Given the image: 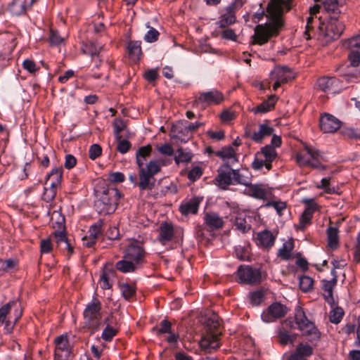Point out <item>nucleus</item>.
<instances>
[{
	"label": "nucleus",
	"instance_id": "f257e3e1",
	"mask_svg": "<svg viewBox=\"0 0 360 360\" xmlns=\"http://www.w3.org/2000/svg\"><path fill=\"white\" fill-rule=\"evenodd\" d=\"M152 147L150 145H147L139 148L136 154L141 191L153 188L154 183L151 181L153 179V176L161 169L162 164L158 160H150L145 165L144 162L146 158L150 155Z\"/></svg>",
	"mask_w": 360,
	"mask_h": 360
},
{
	"label": "nucleus",
	"instance_id": "f03ea898",
	"mask_svg": "<svg viewBox=\"0 0 360 360\" xmlns=\"http://www.w3.org/2000/svg\"><path fill=\"white\" fill-rule=\"evenodd\" d=\"M344 29V24H318L317 29L314 31L313 24H307L304 35L307 39L317 35L319 39L329 41L338 39Z\"/></svg>",
	"mask_w": 360,
	"mask_h": 360
},
{
	"label": "nucleus",
	"instance_id": "7ed1b4c3",
	"mask_svg": "<svg viewBox=\"0 0 360 360\" xmlns=\"http://www.w3.org/2000/svg\"><path fill=\"white\" fill-rule=\"evenodd\" d=\"M120 198V193L117 188L103 187L101 196L95 202V208L100 214H110L117 209Z\"/></svg>",
	"mask_w": 360,
	"mask_h": 360
},
{
	"label": "nucleus",
	"instance_id": "20e7f679",
	"mask_svg": "<svg viewBox=\"0 0 360 360\" xmlns=\"http://www.w3.org/2000/svg\"><path fill=\"white\" fill-rule=\"evenodd\" d=\"M214 181L222 189H226L230 185L248 184V180L243 178L239 170L232 169L227 163H224L218 168Z\"/></svg>",
	"mask_w": 360,
	"mask_h": 360
},
{
	"label": "nucleus",
	"instance_id": "39448f33",
	"mask_svg": "<svg viewBox=\"0 0 360 360\" xmlns=\"http://www.w3.org/2000/svg\"><path fill=\"white\" fill-rule=\"evenodd\" d=\"M22 314V308L18 302L10 301L0 308V326L5 323V332L6 333H11Z\"/></svg>",
	"mask_w": 360,
	"mask_h": 360
},
{
	"label": "nucleus",
	"instance_id": "423d86ee",
	"mask_svg": "<svg viewBox=\"0 0 360 360\" xmlns=\"http://www.w3.org/2000/svg\"><path fill=\"white\" fill-rule=\"evenodd\" d=\"M322 156L316 148L304 144L295 156L297 164L301 167H310L314 169H325L326 167L321 163Z\"/></svg>",
	"mask_w": 360,
	"mask_h": 360
},
{
	"label": "nucleus",
	"instance_id": "0eeeda50",
	"mask_svg": "<svg viewBox=\"0 0 360 360\" xmlns=\"http://www.w3.org/2000/svg\"><path fill=\"white\" fill-rule=\"evenodd\" d=\"M102 305L100 300L94 297L91 302L86 305L83 312L84 323L89 328L97 329L102 319Z\"/></svg>",
	"mask_w": 360,
	"mask_h": 360
},
{
	"label": "nucleus",
	"instance_id": "6e6552de",
	"mask_svg": "<svg viewBox=\"0 0 360 360\" xmlns=\"http://www.w3.org/2000/svg\"><path fill=\"white\" fill-rule=\"evenodd\" d=\"M283 24H258L255 27V34L252 37V44L263 45L274 37L278 34Z\"/></svg>",
	"mask_w": 360,
	"mask_h": 360
},
{
	"label": "nucleus",
	"instance_id": "1a4fd4ad",
	"mask_svg": "<svg viewBox=\"0 0 360 360\" xmlns=\"http://www.w3.org/2000/svg\"><path fill=\"white\" fill-rule=\"evenodd\" d=\"M295 319L297 328L303 335L308 337L310 341L319 339L320 333L318 329L315 327L314 323L307 318L302 309L298 308L296 310Z\"/></svg>",
	"mask_w": 360,
	"mask_h": 360
},
{
	"label": "nucleus",
	"instance_id": "9d476101",
	"mask_svg": "<svg viewBox=\"0 0 360 360\" xmlns=\"http://www.w3.org/2000/svg\"><path fill=\"white\" fill-rule=\"evenodd\" d=\"M291 0H272L268 5L266 17L272 20V22H281L280 19L284 11L290 9Z\"/></svg>",
	"mask_w": 360,
	"mask_h": 360
},
{
	"label": "nucleus",
	"instance_id": "9b49d317",
	"mask_svg": "<svg viewBox=\"0 0 360 360\" xmlns=\"http://www.w3.org/2000/svg\"><path fill=\"white\" fill-rule=\"evenodd\" d=\"M237 276L240 283L257 284L262 281V273L259 269L250 266H240L237 271Z\"/></svg>",
	"mask_w": 360,
	"mask_h": 360
},
{
	"label": "nucleus",
	"instance_id": "f8f14e48",
	"mask_svg": "<svg viewBox=\"0 0 360 360\" xmlns=\"http://www.w3.org/2000/svg\"><path fill=\"white\" fill-rule=\"evenodd\" d=\"M54 342L56 345L54 360H68L71 352V347L68 336L61 335L55 339Z\"/></svg>",
	"mask_w": 360,
	"mask_h": 360
},
{
	"label": "nucleus",
	"instance_id": "ddd939ff",
	"mask_svg": "<svg viewBox=\"0 0 360 360\" xmlns=\"http://www.w3.org/2000/svg\"><path fill=\"white\" fill-rule=\"evenodd\" d=\"M124 257L131 260L136 265H139L145 262L146 251L142 245L136 242H133L127 247Z\"/></svg>",
	"mask_w": 360,
	"mask_h": 360
},
{
	"label": "nucleus",
	"instance_id": "4468645a",
	"mask_svg": "<svg viewBox=\"0 0 360 360\" xmlns=\"http://www.w3.org/2000/svg\"><path fill=\"white\" fill-rule=\"evenodd\" d=\"M288 312L287 307L279 303L274 302L262 314V319L266 323H271L283 317Z\"/></svg>",
	"mask_w": 360,
	"mask_h": 360
},
{
	"label": "nucleus",
	"instance_id": "2eb2a0df",
	"mask_svg": "<svg viewBox=\"0 0 360 360\" xmlns=\"http://www.w3.org/2000/svg\"><path fill=\"white\" fill-rule=\"evenodd\" d=\"M224 100L223 94L217 90L212 89L211 91L201 92L199 96L195 100L196 105H218Z\"/></svg>",
	"mask_w": 360,
	"mask_h": 360
},
{
	"label": "nucleus",
	"instance_id": "dca6fc26",
	"mask_svg": "<svg viewBox=\"0 0 360 360\" xmlns=\"http://www.w3.org/2000/svg\"><path fill=\"white\" fill-rule=\"evenodd\" d=\"M245 0H234L221 12L219 22H236V13L242 8Z\"/></svg>",
	"mask_w": 360,
	"mask_h": 360
},
{
	"label": "nucleus",
	"instance_id": "f3484780",
	"mask_svg": "<svg viewBox=\"0 0 360 360\" xmlns=\"http://www.w3.org/2000/svg\"><path fill=\"white\" fill-rule=\"evenodd\" d=\"M339 80L333 77H322L317 80L318 87L328 94H337L340 91Z\"/></svg>",
	"mask_w": 360,
	"mask_h": 360
},
{
	"label": "nucleus",
	"instance_id": "a211bd4d",
	"mask_svg": "<svg viewBox=\"0 0 360 360\" xmlns=\"http://www.w3.org/2000/svg\"><path fill=\"white\" fill-rule=\"evenodd\" d=\"M331 274L333 275V278L330 281L323 280V290L324 291L323 295L325 298V300L331 306H333L335 304V300L333 297V289L337 284V272L334 271V269L331 270Z\"/></svg>",
	"mask_w": 360,
	"mask_h": 360
},
{
	"label": "nucleus",
	"instance_id": "6ab92c4d",
	"mask_svg": "<svg viewBox=\"0 0 360 360\" xmlns=\"http://www.w3.org/2000/svg\"><path fill=\"white\" fill-rule=\"evenodd\" d=\"M340 125V121L330 114H325L320 119V128L324 133H333Z\"/></svg>",
	"mask_w": 360,
	"mask_h": 360
},
{
	"label": "nucleus",
	"instance_id": "aec40b11",
	"mask_svg": "<svg viewBox=\"0 0 360 360\" xmlns=\"http://www.w3.org/2000/svg\"><path fill=\"white\" fill-rule=\"evenodd\" d=\"M174 229L171 223L163 222L158 228V240L162 245H165L169 242L174 240Z\"/></svg>",
	"mask_w": 360,
	"mask_h": 360
},
{
	"label": "nucleus",
	"instance_id": "412c9836",
	"mask_svg": "<svg viewBox=\"0 0 360 360\" xmlns=\"http://www.w3.org/2000/svg\"><path fill=\"white\" fill-rule=\"evenodd\" d=\"M271 79H278L283 83L294 78L292 72L285 66H276L270 73Z\"/></svg>",
	"mask_w": 360,
	"mask_h": 360
},
{
	"label": "nucleus",
	"instance_id": "4be33fe9",
	"mask_svg": "<svg viewBox=\"0 0 360 360\" xmlns=\"http://www.w3.org/2000/svg\"><path fill=\"white\" fill-rule=\"evenodd\" d=\"M215 155L220 158L224 163L233 165L238 162L236 150L231 146L222 148L214 152Z\"/></svg>",
	"mask_w": 360,
	"mask_h": 360
},
{
	"label": "nucleus",
	"instance_id": "5701e85b",
	"mask_svg": "<svg viewBox=\"0 0 360 360\" xmlns=\"http://www.w3.org/2000/svg\"><path fill=\"white\" fill-rule=\"evenodd\" d=\"M313 354V348L308 344H299L294 353L291 354L288 360H307Z\"/></svg>",
	"mask_w": 360,
	"mask_h": 360
},
{
	"label": "nucleus",
	"instance_id": "b1692460",
	"mask_svg": "<svg viewBox=\"0 0 360 360\" xmlns=\"http://www.w3.org/2000/svg\"><path fill=\"white\" fill-rule=\"evenodd\" d=\"M201 199L195 197L189 200L183 202L179 210L183 215L195 214L198 212Z\"/></svg>",
	"mask_w": 360,
	"mask_h": 360
},
{
	"label": "nucleus",
	"instance_id": "393cba45",
	"mask_svg": "<svg viewBox=\"0 0 360 360\" xmlns=\"http://www.w3.org/2000/svg\"><path fill=\"white\" fill-rule=\"evenodd\" d=\"M140 41H130L128 42L127 51L130 60L133 63H138L142 56V50Z\"/></svg>",
	"mask_w": 360,
	"mask_h": 360
},
{
	"label": "nucleus",
	"instance_id": "a878e982",
	"mask_svg": "<svg viewBox=\"0 0 360 360\" xmlns=\"http://www.w3.org/2000/svg\"><path fill=\"white\" fill-rule=\"evenodd\" d=\"M273 131L274 128L266 122L259 124L258 131L253 132L250 136L254 141L261 143L264 138L271 136Z\"/></svg>",
	"mask_w": 360,
	"mask_h": 360
},
{
	"label": "nucleus",
	"instance_id": "bb28decb",
	"mask_svg": "<svg viewBox=\"0 0 360 360\" xmlns=\"http://www.w3.org/2000/svg\"><path fill=\"white\" fill-rule=\"evenodd\" d=\"M201 348L204 349H216L219 345V335L208 333L200 341Z\"/></svg>",
	"mask_w": 360,
	"mask_h": 360
},
{
	"label": "nucleus",
	"instance_id": "cd10ccee",
	"mask_svg": "<svg viewBox=\"0 0 360 360\" xmlns=\"http://www.w3.org/2000/svg\"><path fill=\"white\" fill-rule=\"evenodd\" d=\"M266 162V169L269 171L272 167V162L276 159L277 153L275 148L271 145H266L257 152Z\"/></svg>",
	"mask_w": 360,
	"mask_h": 360
},
{
	"label": "nucleus",
	"instance_id": "c85d7f7f",
	"mask_svg": "<svg viewBox=\"0 0 360 360\" xmlns=\"http://www.w3.org/2000/svg\"><path fill=\"white\" fill-rule=\"evenodd\" d=\"M245 193L258 200H264L266 198V191L260 184H252L248 182Z\"/></svg>",
	"mask_w": 360,
	"mask_h": 360
},
{
	"label": "nucleus",
	"instance_id": "c756f323",
	"mask_svg": "<svg viewBox=\"0 0 360 360\" xmlns=\"http://www.w3.org/2000/svg\"><path fill=\"white\" fill-rule=\"evenodd\" d=\"M278 98L275 95L270 96L267 100L263 101L261 104L254 107L251 111L255 114H262L271 110L276 103Z\"/></svg>",
	"mask_w": 360,
	"mask_h": 360
},
{
	"label": "nucleus",
	"instance_id": "7c9ffc66",
	"mask_svg": "<svg viewBox=\"0 0 360 360\" xmlns=\"http://www.w3.org/2000/svg\"><path fill=\"white\" fill-rule=\"evenodd\" d=\"M316 208L315 204H310L304 209L300 217L299 227L301 230H304L306 226L311 223V219Z\"/></svg>",
	"mask_w": 360,
	"mask_h": 360
},
{
	"label": "nucleus",
	"instance_id": "2f4dec72",
	"mask_svg": "<svg viewBox=\"0 0 360 360\" xmlns=\"http://www.w3.org/2000/svg\"><path fill=\"white\" fill-rule=\"evenodd\" d=\"M248 212L245 211L240 212L237 214L234 220L236 229L244 233L248 231L251 226L247 220Z\"/></svg>",
	"mask_w": 360,
	"mask_h": 360
},
{
	"label": "nucleus",
	"instance_id": "473e14b6",
	"mask_svg": "<svg viewBox=\"0 0 360 360\" xmlns=\"http://www.w3.org/2000/svg\"><path fill=\"white\" fill-rule=\"evenodd\" d=\"M205 224L212 230L221 229L224 226V220L217 214L206 213L204 217Z\"/></svg>",
	"mask_w": 360,
	"mask_h": 360
},
{
	"label": "nucleus",
	"instance_id": "72a5a7b5",
	"mask_svg": "<svg viewBox=\"0 0 360 360\" xmlns=\"http://www.w3.org/2000/svg\"><path fill=\"white\" fill-rule=\"evenodd\" d=\"M294 249V243L292 240H288L283 243L282 247L278 251V257L283 260H289L293 258L292 250Z\"/></svg>",
	"mask_w": 360,
	"mask_h": 360
},
{
	"label": "nucleus",
	"instance_id": "f704fd0d",
	"mask_svg": "<svg viewBox=\"0 0 360 360\" xmlns=\"http://www.w3.org/2000/svg\"><path fill=\"white\" fill-rule=\"evenodd\" d=\"M275 236L269 231H264L258 233L257 240L260 245L264 248H271L275 242Z\"/></svg>",
	"mask_w": 360,
	"mask_h": 360
},
{
	"label": "nucleus",
	"instance_id": "c9c22d12",
	"mask_svg": "<svg viewBox=\"0 0 360 360\" xmlns=\"http://www.w3.org/2000/svg\"><path fill=\"white\" fill-rule=\"evenodd\" d=\"M137 266L138 265L131 260L125 259L124 257L123 259L118 261L115 264L116 269L124 274L134 272L137 269Z\"/></svg>",
	"mask_w": 360,
	"mask_h": 360
},
{
	"label": "nucleus",
	"instance_id": "e433bc0d",
	"mask_svg": "<svg viewBox=\"0 0 360 360\" xmlns=\"http://www.w3.org/2000/svg\"><path fill=\"white\" fill-rule=\"evenodd\" d=\"M63 177V168L61 167L52 169L50 174L46 176V181L53 186L58 187L61 182Z\"/></svg>",
	"mask_w": 360,
	"mask_h": 360
},
{
	"label": "nucleus",
	"instance_id": "4c0bfd02",
	"mask_svg": "<svg viewBox=\"0 0 360 360\" xmlns=\"http://www.w3.org/2000/svg\"><path fill=\"white\" fill-rule=\"evenodd\" d=\"M338 229L336 227H329L327 229L328 245L330 248L335 250L339 245Z\"/></svg>",
	"mask_w": 360,
	"mask_h": 360
},
{
	"label": "nucleus",
	"instance_id": "58836bf2",
	"mask_svg": "<svg viewBox=\"0 0 360 360\" xmlns=\"http://www.w3.org/2000/svg\"><path fill=\"white\" fill-rule=\"evenodd\" d=\"M26 7L25 0H13L9 5L8 10L12 15H19L24 13Z\"/></svg>",
	"mask_w": 360,
	"mask_h": 360
},
{
	"label": "nucleus",
	"instance_id": "ea45409f",
	"mask_svg": "<svg viewBox=\"0 0 360 360\" xmlns=\"http://www.w3.org/2000/svg\"><path fill=\"white\" fill-rule=\"evenodd\" d=\"M114 273L112 269H110L105 265L100 278L101 286L103 289L111 288L112 284L110 283V277L113 276Z\"/></svg>",
	"mask_w": 360,
	"mask_h": 360
},
{
	"label": "nucleus",
	"instance_id": "a19ab883",
	"mask_svg": "<svg viewBox=\"0 0 360 360\" xmlns=\"http://www.w3.org/2000/svg\"><path fill=\"white\" fill-rule=\"evenodd\" d=\"M53 235L57 244L58 245H63L64 246V248L68 251L70 255L72 254L73 248L68 243L64 231H57L54 232Z\"/></svg>",
	"mask_w": 360,
	"mask_h": 360
},
{
	"label": "nucleus",
	"instance_id": "79ce46f5",
	"mask_svg": "<svg viewBox=\"0 0 360 360\" xmlns=\"http://www.w3.org/2000/svg\"><path fill=\"white\" fill-rule=\"evenodd\" d=\"M249 298L252 306H259L265 299L264 292L262 290L251 292Z\"/></svg>",
	"mask_w": 360,
	"mask_h": 360
},
{
	"label": "nucleus",
	"instance_id": "37998d69",
	"mask_svg": "<svg viewBox=\"0 0 360 360\" xmlns=\"http://www.w3.org/2000/svg\"><path fill=\"white\" fill-rule=\"evenodd\" d=\"M18 262L15 259H0V272H8L18 266Z\"/></svg>",
	"mask_w": 360,
	"mask_h": 360
},
{
	"label": "nucleus",
	"instance_id": "c03bdc74",
	"mask_svg": "<svg viewBox=\"0 0 360 360\" xmlns=\"http://www.w3.org/2000/svg\"><path fill=\"white\" fill-rule=\"evenodd\" d=\"M314 280L308 276H302L300 278V288L304 292H307L313 289Z\"/></svg>",
	"mask_w": 360,
	"mask_h": 360
},
{
	"label": "nucleus",
	"instance_id": "a18cd8bd",
	"mask_svg": "<svg viewBox=\"0 0 360 360\" xmlns=\"http://www.w3.org/2000/svg\"><path fill=\"white\" fill-rule=\"evenodd\" d=\"M103 226V221L102 219H98L96 222L90 226L89 229V236H91V237L93 238H96L97 240L102 233Z\"/></svg>",
	"mask_w": 360,
	"mask_h": 360
},
{
	"label": "nucleus",
	"instance_id": "49530a36",
	"mask_svg": "<svg viewBox=\"0 0 360 360\" xmlns=\"http://www.w3.org/2000/svg\"><path fill=\"white\" fill-rule=\"evenodd\" d=\"M344 311L341 307H337L333 308L329 314L330 321L333 323H339L344 316Z\"/></svg>",
	"mask_w": 360,
	"mask_h": 360
},
{
	"label": "nucleus",
	"instance_id": "de8ad7c7",
	"mask_svg": "<svg viewBox=\"0 0 360 360\" xmlns=\"http://www.w3.org/2000/svg\"><path fill=\"white\" fill-rule=\"evenodd\" d=\"M264 207H274L276 210L277 214L279 216H281L283 214V211L285 210L287 207V204L285 202L281 201V200H272V201H268L264 205Z\"/></svg>",
	"mask_w": 360,
	"mask_h": 360
},
{
	"label": "nucleus",
	"instance_id": "09e8293b",
	"mask_svg": "<svg viewBox=\"0 0 360 360\" xmlns=\"http://www.w3.org/2000/svg\"><path fill=\"white\" fill-rule=\"evenodd\" d=\"M122 295L126 299H130L135 295L136 288L133 284L122 283L120 285Z\"/></svg>",
	"mask_w": 360,
	"mask_h": 360
},
{
	"label": "nucleus",
	"instance_id": "8fccbe9b",
	"mask_svg": "<svg viewBox=\"0 0 360 360\" xmlns=\"http://www.w3.org/2000/svg\"><path fill=\"white\" fill-rule=\"evenodd\" d=\"M101 47L98 46L96 44L93 42H89L85 44L82 46V51L85 54H88L91 57H94L98 55L100 52Z\"/></svg>",
	"mask_w": 360,
	"mask_h": 360
},
{
	"label": "nucleus",
	"instance_id": "3c124183",
	"mask_svg": "<svg viewBox=\"0 0 360 360\" xmlns=\"http://www.w3.org/2000/svg\"><path fill=\"white\" fill-rule=\"evenodd\" d=\"M56 186H51V184H49V187H45L42 199L47 202L53 200L56 195Z\"/></svg>",
	"mask_w": 360,
	"mask_h": 360
},
{
	"label": "nucleus",
	"instance_id": "603ef678",
	"mask_svg": "<svg viewBox=\"0 0 360 360\" xmlns=\"http://www.w3.org/2000/svg\"><path fill=\"white\" fill-rule=\"evenodd\" d=\"M105 322L107 323V326L103 330L101 337L105 341H110L116 335L117 330L109 325L108 319H106Z\"/></svg>",
	"mask_w": 360,
	"mask_h": 360
},
{
	"label": "nucleus",
	"instance_id": "864d4df0",
	"mask_svg": "<svg viewBox=\"0 0 360 360\" xmlns=\"http://www.w3.org/2000/svg\"><path fill=\"white\" fill-rule=\"evenodd\" d=\"M22 68L31 74H35L39 70L35 62L31 59H25L22 62Z\"/></svg>",
	"mask_w": 360,
	"mask_h": 360
},
{
	"label": "nucleus",
	"instance_id": "5fc2aeb1",
	"mask_svg": "<svg viewBox=\"0 0 360 360\" xmlns=\"http://www.w3.org/2000/svg\"><path fill=\"white\" fill-rule=\"evenodd\" d=\"M65 37H67V35L62 37L58 34L57 30H54L53 28L50 29L49 40L52 44H60L65 40Z\"/></svg>",
	"mask_w": 360,
	"mask_h": 360
},
{
	"label": "nucleus",
	"instance_id": "6e6d98bb",
	"mask_svg": "<svg viewBox=\"0 0 360 360\" xmlns=\"http://www.w3.org/2000/svg\"><path fill=\"white\" fill-rule=\"evenodd\" d=\"M176 153L175 162L177 164L179 162H188L191 160V155L189 153H185L182 148H179Z\"/></svg>",
	"mask_w": 360,
	"mask_h": 360
},
{
	"label": "nucleus",
	"instance_id": "4d7b16f0",
	"mask_svg": "<svg viewBox=\"0 0 360 360\" xmlns=\"http://www.w3.org/2000/svg\"><path fill=\"white\" fill-rule=\"evenodd\" d=\"M264 167L266 169V162L262 156H260V155L257 153L255 160L252 162V167L255 170H260Z\"/></svg>",
	"mask_w": 360,
	"mask_h": 360
},
{
	"label": "nucleus",
	"instance_id": "13d9d810",
	"mask_svg": "<svg viewBox=\"0 0 360 360\" xmlns=\"http://www.w3.org/2000/svg\"><path fill=\"white\" fill-rule=\"evenodd\" d=\"M202 169L200 167L196 166V167H193V169H191L188 172V179L191 181L194 182L197 179H200V176H202Z\"/></svg>",
	"mask_w": 360,
	"mask_h": 360
},
{
	"label": "nucleus",
	"instance_id": "bf43d9fd",
	"mask_svg": "<svg viewBox=\"0 0 360 360\" xmlns=\"http://www.w3.org/2000/svg\"><path fill=\"white\" fill-rule=\"evenodd\" d=\"M102 148L98 144H93L89 150V158L95 160L101 155Z\"/></svg>",
	"mask_w": 360,
	"mask_h": 360
},
{
	"label": "nucleus",
	"instance_id": "052dcab7",
	"mask_svg": "<svg viewBox=\"0 0 360 360\" xmlns=\"http://www.w3.org/2000/svg\"><path fill=\"white\" fill-rule=\"evenodd\" d=\"M172 324L166 319L162 320L160 323V328L156 329L157 334L160 335L163 333H170Z\"/></svg>",
	"mask_w": 360,
	"mask_h": 360
},
{
	"label": "nucleus",
	"instance_id": "680f3d73",
	"mask_svg": "<svg viewBox=\"0 0 360 360\" xmlns=\"http://www.w3.org/2000/svg\"><path fill=\"white\" fill-rule=\"evenodd\" d=\"M348 59L352 66H358L360 63V52L359 51H351L348 55Z\"/></svg>",
	"mask_w": 360,
	"mask_h": 360
},
{
	"label": "nucleus",
	"instance_id": "e2e57ef3",
	"mask_svg": "<svg viewBox=\"0 0 360 360\" xmlns=\"http://www.w3.org/2000/svg\"><path fill=\"white\" fill-rule=\"evenodd\" d=\"M159 32L154 28H150L144 37V39L148 42H154L158 40Z\"/></svg>",
	"mask_w": 360,
	"mask_h": 360
},
{
	"label": "nucleus",
	"instance_id": "0e129e2a",
	"mask_svg": "<svg viewBox=\"0 0 360 360\" xmlns=\"http://www.w3.org/2000/svg\"><path fill=\"white\" fill-rule=\"evenodd\" d=\"M131 148V143L127 140H120L117 149L122 154L126 153Z\"/></svg>",
	"mask_w": 360,
	"mask_h": 360
},
{
	"label": "nucleus",
	"instance_id": "69168bd1",
	"mask_svg": "<svg viewBox=\"0 0 360 360\" xmlns=\"http://www.w3.org/2000/svg\"><path fill=\"white\" fill-rule=\"evenodd\" d=\"M318 188L323 189L328 193H333L335 192V188L330 186V179L323 178L321 181V184Z\"/></svg>",
	"mask_w": 360,
	"mask_h": 360
},
{
	"label": "nucleus",
	"instance_id": "338daca9",
	"mask_svg": "<svg viewBox=\"0 0 360 360\" xmlns=\"http://www.w3.org/2000/svg\"><path fill=\"white\" fill-rule=\"evenodd\" d=\"M280 342L282 345L292 343L295 339V336L289 335L286 332H281L279 334Z\"/></svg>",
	"mask_w": 360,
	"mask_h": 360
},
{
	"label": "nucleus",
	"instance_id": "774afa93",
	"mask_svg": "<svg viewBox=\"0 0 360 360\" xmlns=\"http://www.w3.org/2000/svg\"><path fill=\"white\" fill-rule=\"evenodd\" d=\"M41 253H49L52 250V244L50 239H44L41 241Z\"/></svg>",
	"mask_w": 360,
	"mask_h": 360
}]
</instances>
